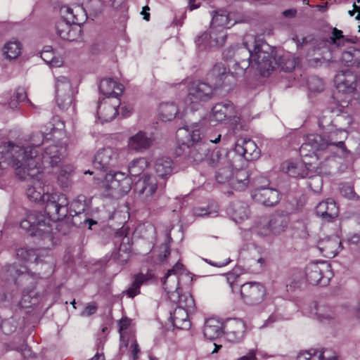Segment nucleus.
<instances>
[{"label":"nucleus","instance_id":"2f4dec72","mask_svg":"<svg viewBox=\"0 0 360 360\" xmlns=\"http://www.w3.org/2000/svg\"><path fill=\"white\" fill-rule=\"evenodd\" d=\"M99 89L101 93L107 96L108 98L114 97V99H118L117 97L122 94L124 87L122 84L110 78H105L101 81Z\"/></svg>","mask_w":360,"mask_h":360},{"label":"nucleus","instance_id":"4c0bfd02","mask_svg":"<svg viewBox=\"0 0 360 360\" xmlns=\"http://www.w3.org/2000/svg\"><path fill=\"white\" fill-rule=\"evenodd\" d=\"M172 301L177 303L178 308L188 309V311H193L195 309V301L192 295L188 293L181 294L179 291L177 293H172L169 295Z\"/></svg>","mask_w":360,"mask_h":360},{"label":"nucleus","instance_id":"58836bf2","mask_svg":"<svg viewBox=\"0 0 360 360\" xmlns=\"http://www.w3.org/2000/svg\"><path fill=\"white\" fill-rule=\"evenodd\" d=\"M340 60L345 66L360 68V49H351L342 51Z\"/></svg>","mask_w":360,"mask_h":360},{"label":"nucleus","instance_id":"e2e57ef3","mask_svg":"<svg viewBox=\"0 0 360 360\" xmlns=\"http://www.w3.org/2000/svg\"><path fill=\"white\" fill-rule=\"evenodd\" d=\"M309 89L316 91H321L323 90V81L319 78H311L309 81Z\"/></svg>","mask_w":360,"mask_h":360},{"label":"nucleus","instance_id":"72a5a7b5","mask_svg":"<svg viewBox=\"0 0 360 360\" xmlns=\"http://www.w3.org/2000/svg\"><path fill=\"white\" fill-rule=\"evenodd\" d=\"M228 213L236 223H240L248 219L250 216L248 205L240 201L232 202L228 208Z\"/></svg>","mask_w":360,"mask_h":360},{"label":"nucleus","instance_id":"423d86ee","mask_svg":"<svg viewBox=\"0 0 360 360\" xmlns=\"http://www.w3.org/2000/svg\"><path fill=\"white\" fill-rule=\"evenodd\" d=\"M2 278L7 281L11 279L14 285L17 288H21L22 290L34 291L38 280L42 276L39 274L30 271L24 266L18 269L15 263L6 266L2 273Z\"/></svg>","mask_w":360,"mask_h":360},{"label":"nucleus","instance_id":"6ab92c4d","mask_svg":"<svg viewBox=\"0 0 360 360\" xmlns=\"http://www.w3.org/2000/svg\"><path fill=\"white\" fill-rule=\"evenodd\" d=\"M246 324L241 319L229 320L224 326V334L228 341L239 342L245 335Z\"/></svg>","mask_w":360,"mask_h":360},{"label":"nucleus","instance_id":"bf43d9fd","mask_svg":"<svg viewBox=\"0 0 360 360\" xmlns=\"http://www.w3.org/2000/svg\"><path fill=\"white\" fill-rule=\"evenodd\" d=\"M50 133H47L46 131H36L34 132L30 136V141L32 142L31 145L27 146L26 147H32L33 150H36L35 148L39 146L42 143L44 139H50L51 137H49ZM25 147L24 146H22Z\"/></svg>","mask_w":360,"mask_h":360},{"label":"nucleus","instance_id":"473e14b6","mask_svg":"<svg viewBox=\"0 0 360 360\" xmlns=\"http://www.w3.org/2000/svg\"><path fill=\"white\" fill-rule=\"evenodd\" d=\"M223 323L216 318H210L205 322L203 333L206 338L214 340L224 333Z\"/></svg>","mask_w":360,"mask_h":360},{"label":"nucleus","instance_id":"a878e982","mask_svg":"<svg viewBox=\"0 0 360 360\" xmlns=\"http://www.w3.org/2000/svg\"><path fill=\"white\" fill-rule=\"evenodd\" d=\"M158 182L154 176L144 174L136 184V190L143 198L148 200L157 189Z\"/></svg>","mask_w":360,"mask_h":360},{"label":"nucleus","instance_id":"cd10ccee","mask_svg":"<svg viewBox=\"0 0 360 360\" xmlns=\"http://www.w3.org/2000/svg\"><path fill=\"white\" fill-rule=\"evenodd\" d=\"M233 115V106L230 102L216 104L212 110L210 122L216 124Z\"/></svg>","mask_w":360,"mask_h":360},{"label":"nucleus","instance_id":"412c9836","mask_svg":"<svg viewBox=\"0 0 360 360\" xmlns=\"http://www.w3.org/2000/svg\"><path fill=\"white\" fill-rule=\"evenodd\" d=\"M119 99H104L98 105L97 115L101 122L112 121L117 115L120 106Z\"/></svg>","mask_w":360,"mask_h":360},{"label":"nucleus","instance_id":"9b49d317","mask_svg":"<svg viewBox=\"0 0 360 360\" xmlns=\"http://www.w3.org/2000/svg\"><path fill=\"white\" fill-rule=\"evenodd\" d=\"M226 32L224 29L218 30L210 26L209 30L197 36L195 43L199 50H209L223 46L226 41Z\"/></svg>","mask_w":360,"mask_h":360},{"label":"nucleus","instance_id":"13d9d810","mask_svg":"<svg viewBox=\"0 0 360 360\" xmlns=\"http://www.w3.org/2000/svg\"><path fill=\"white\" fill-rule=\"evenodd\" d=\"M314 311L313 313L317 316L321 321L323 319H330L333 317V313L330 309L324 304L314 303Z\"/></svg>","mask_w":360,"mask_h":360},{"label":"nucleus","instance_id":"de8ad7c7","mask_svg":"<svg viewBox=\"0 0 360 360\" xmlns=\"http://www.w3.org/2000/svg\"><path fill=\"white\" fill-rule=\"evenodd\" d=\"M298 63L299 58L290 53L284 54L277 60V66L285 72L293 70Z\"/></svg>","mask_w":360,"mask_h":360},{"label":"nucleus","instance_id":"4d7b16f0","mask_svg":"<svg viewBox=\"0 0 360 360\" xmlns=\"http://www.w3.org/2000/svg\"><path fill=\"white\" fill-rule=\"evenodd\" d=\"M16 258L22 262L37 261V254L32 248H20L16 250Z\"/></svg>","mask_w":360,"mask_h":360},{"label":"nucleus","instance_id":"49530a36","mask_svg":"<svg viewBox=\"0 0 360 360\" xmlns=\"http://www.w3.org/2000/svg\"><path fill=\"white\" fill-rule=\"evenodd\" d=\"M179 112V108L174 103L167 102L160 105V115L162 121H172L176 117Z\"/></svg>","mask_w":360,"mask_h":360},{"label":"nucleus","instance_id":"a19ab883","mask_svg":"<svg viewBox=\"0 0 360 360\" xmlns=\"http://www.w3.org/2000/svg\"><path fill=\"white\" fill-rule=\"evenodd\" d=\"M179 278L174 269H169L163 281V288L169 296L172 293H177L179 291Z\"/></svg>","mask_w":360,"mask_h":360},{"label":"nucleus","instance_id":"dca6fc26","mask_svg":"<svg viewBox=\"0 0 360 360\" xmlns=\"http://www.w3.org/2000/svg\"><path fill=\"white\" fill-rule=\"evenodd\" d=\"M131 180L125 174L116 172L107 173L102 181V186L108 191H115L118 193H127L131 190Z\"/></svg>","mask_w":360,"mask_h":360},{"label":"nucleus","instance_id":"6e6552de","mask_svg":"<svg viewBox=\"0 0 360 360\" xmlns=\"http://www.w3.org/2000/svg\"><path fill=\"white\" fill-rule=\"evenodd\" d=\"M122 150L119 148L107 147L100 149L94 155V167L101 172L111 173L113 168L121 162Z\"/></svg>","mask_w":360,"mask_h":360},{"label":"nucleus","instance_id":"0e129e2a","mask_svg":"<svg viewBox=\"0 0 360 360\" xmlns=\"http://www.w3.org/2000/svg\"><path fill=\"white\" fill-rule=\"evenodd\" d=\"M332 123V120L330 117H328L326 115H323L319 119V126L320 128L326 130L327 131L332 129H330V124Z\"/></svg>","mask_w":360,"mask_h":360},{"label":"nucleus","instance_id":"a18cd8bd","mask_svg":"<svg viewBox=\"0 0 360 360\" xmlns=\"http://www.w3.org/2000/svg\"><path fill=\"white\" fill-rule=\"evenodd\" d=\"M283 170L290 176L302 178L307 176V172L304 169V165L302 162H287L282 165Z\"/></svg>","mask_w":360,"mask_h":360},{"label":"nucleus","instance_id":"37998d69","mask_svg":"<svg viewBox=\"0 0 360 360\" xmlns=\"http://www.w3.org/2000/svg\"><path fill=\"white\" fill-rule=\"evenodd\" d=\"M75 170L70 165L61 167L58 175V183L62 188H67L72 184Z\"/></svg>","mask_w":360,"mask_h":360},{"label":"nucleus","instance_id":"5fc2aeb1","mask_svg":"<svg viewBox=\"0 0 360 360\" xmlns=\"http://www.w3.org/2000/svg\"><path fill=\"white\" fill-rule=\"evenodd\" d=\"M3 51L6 58L15 59L21 53L20 43L18 41H10L4 45Z\"/></svg>","mask_w":360,"mask_h":360},{"label":"nucleus","instance_id":"ddd939ff","mask_svg":"<svg viewBox=\"0 0 360 360\" xmlns=\"http://www.w3.org/2000/svg\"><path fill=\"white\" fill-rule=\"evenodd\" d=\"M240 295L246 304L255 306L264 301L266 289L259 282H248L240 286Z\"/></svg>","mask_w":360,"mask_h":360},{"label":"nucleus","instance_id":"5701e85b","mask_svg":"<svg viewBox=\"0 0 360 360\" xmlns=\"http://www.w3.org/2000/svg\"><path fill=\"white\" fill-rule=\"evenodd\" d=\"M316 213L323 220L330 221L338 216L339 208L333 199L328 198L317 205Z\"/></svg>","mask_w":360,"mask_h":360},{"label":"nucleus","instance_id":"09e8293b","mask_svg":"<svg viewBox=\"0 0 360 360\" xmlns=\"http://www.w3.org/2000/svg\"><path fill=\"white\" fill-rule=\"evenodd\" d=\"M233 161L229 162L227 165H224L217 168L215 178L218 183L224 184L230 181L233 174Z\"/></svg>","mask_w":360,"mask_h":360},{"label":"nucleus","instance_id":"0eeeda50","mask_svg":"<svg viewBox=\"0 0 360 360\" xmlns=\"http://www.w3.org/2000/svg\"><path fill=\"white\" fill-rule=\"evenodd\" d=\"M307 281L311 285L326 286L333 276L330 264L326 261L312 262L305 268Z\"/></svg>","mask_w":360,"mask_h":360},{"label":"nucleus","instance_id":"7ed1b4c3","mask_svg":"<svg viewBox=\"0 0 360 360\" xmlns=\"http://www.w3.org/2000/svg\"><path fill=\"white\" fill-rule=\"evenodd\" d=\"M356 37L347 38L342 31L334 27L328 38H318L313 35L302 37L295 36L292 41L299 50L306 49V56L313 57L310 62L314 64L331 63L335 60L339 49L347 43H355Z\"/></svg>","mask_w":360,"mask_h":360},{"label":"nucleus","instance_id":"393cba45","mask_svg":"<svg viewBox=\"0 0 360 360\" xmlns=\"http://www.w3.org/2000/svg\"><path fill=\"white\" fill-rule=\"evenodd\" d=\"M253 198L266 206H274L280 200V194L276 189L262 187L253 193Z\"/></svg>","mask_w":360,"mask_h":360},{"label":"nucleus","instance_id":"c03bdc74","mask_svg":"<svg viewBox=\"0 0 360 360\" xmlns=\"http://www.w3.org/2000/svg\"><path fill=\"white\" fill-rule=\"evenodd\" d=\"M7 104L11 109H16L18 104L21 102L27 101L29 103L31 102L27 100V95L25 89L22 87H18L15 91L11 94H7Z\"/></svg>","mask_w":360,"mask_h":360},{"label":"nucleus","instance_id":"f3484780","mask_svg":"<svg viewBox=\"0 0 360 360\" xmlns=\"http://www.w3.org/2000/svg\"><path fill=\"white\" fill-rule=\"evenodd\" d=\"M246 20L244 16L238 12H227L226 10L220 9L212 11L211 26L217 28H230L236 23L245 22Z\"/></svg>","mask_w":360,"mask_h":360},{"label":"nucleus","instance_id":"39448f33","mask_svg":"<svg viewBox=\"0 0 360 360\" xmlns=\"http://www.w3.org/2000/svg\"><path fill=\"white\" fill-rule=\"evenodd\" d=\"M62 19L57 22L56 31L57 35L63 40L77 41L81 36L80 25L86 20L85 11L79 6L60 8Z\"/></svg>","mask_w":360,"mask_h":360},{"label":"nucleus","instance_id":"7c9ffc66","mask_svg":"<svg viewBox=\"0 0 360 360\" xmlns=\"http://www.w3.org/2000/svg\"><path fill=\"white\" fill-rule=\"evenodd\" d=\"M233 150H214L207 158V162L210 167L217 169L224 165H227L229 162L232 161L231 158H233Z\"/></svg>","mask_w":360,"mask_h":360},{"label":"nucleus","instance_id":"f704fd0d","mask_svg":"<svg viewBox=\"0 0 360 360\" xmlns=\"http://www.w3.org/2000/svg\"><path fill=\"white\" fill-rule=\"evenodd\" d=\"M297 360H337V357L332 355L328 349L317 350L311 349L300 352L297 356Z\"/></svg>","mask_w":360,"mask_h":360},{"label":"nucleus","instance_id":"f03ea898","mask_svg":"<svg viewBox=\"0 0 360 360\" xmlns=\"http://www.w3.org/2000/svg\"><path fill=\"white\" fill-rule=\"evenodd\" d=\"M228 53L234 56L236 65L239 66L237 74H244L251 65L263 77L269 76L277 66L276 53L272 46L262 38L252 35L245 37L243 46L231 47Z\"/></svg>","mask_w":360,"mask_h":360},{"label":"nucleus","instance_id":"69168bd1","mask_svg":"<svg viewBox=\"0 0 360 360\" xmlns=\"http://www.w3.org/2000/svg\"><path fill=\"white\" fill-rule=\"evenodd\" d=\"M341 193L345 197L349 199H353L355 197V193L353 187L347 186L341 188Z\"/></svg>","mask_w":360,"mask_h":360},{"label":"nucleus","instance_id":"c85d7f7f","mask_svg":"<svg viewBox=\"0 0 360 360\" xmlns=\"http://www.w3.org/2000/svg\"><path fill=\"white\" fill-rule=\"evenodd\" d=\"M152 139L143 131H139L134 136L129 138L128 148L136 152H143L148 149L152 145Z\"/></svg>","mask_w":360,"mask_h":360},{"label":"nucleus","instance_id":"c9c22d12","mask_svg":"<svg viewBox=\"0 0 360 360\" xmlns=\"http://www.w3.org/2000/svg\"><path fill=\"white\" fill-rule=\"evenodd\" d=\"M191 312L192 311H188V309L176 307L171 314V319L173 326L182 330L189 329L191 323L188 319V316Z\"/></svg>","mask_w":360,"mask_h":360},{"label":"nucleus","instance_id":"1a4fd4ad","mask_svg":"<svg viewBox=\"0 0 360 360\" xmlns=\"http://www.w3.org/2000/svg\"><path fill=\"white\" fill-rule=\"evenodd\" d=\"M216 87L207 82L194 81L191 82L186 98L185 104L191 105V110L195 109V105L200 102H206L210 100L214 94Z\"/></svg>","mask_w":360,"mask_h":360},{"label":"nucleus","instance_id":"3c124183","mask_svg":"<svg viewBox=\"0 0 360 360\" xmlns=\"http://www.w3.org/2000/svg\"><path fill=\"white\" fill-rule=\"evenodd\" d=\"M148 162L144 158H139L131 161L129 165V172L131 176H139L148 167Z\"/></svg>","mask_w":360,"mask_h":360},{"label":"nucleus","instance_id":"4468645a","mask_svg":"<svg viewBox=\"0 0 360 360\" xmlns=\"http://www.w3.org/2000/svg\"><path fill=\"white\" fill-rule=\"evenodd\" d=\"M72 92L70 80L64 76L56 79V101L58 108L68 110L72 103Z\"/></svg>","mask_w":360,"mask_h":360},{"label":"nucleus","instance_id":"b1692460","mask_svg":"<svg viewBox=\"0 0 360 360\" xmlns=\"http://www.w3.org/2000/svg\"><path fill=\"white\" fill-rule=\"evenodd\" d=\"M317 245L324 257L333 258L341 249V240L338 236H330L319 240Z\"/></svg>","mask_w":360,"mask_h":360},{"label":"nucleus","instance_id":"4be33fe9","mask_svg":"<svg viewBox=\"0 0 360 360\" xmlns=\"http://www.w3.org/2000/svg\"><path fill=\"white\" fill-rule=\"evenodd\" d=\"M356 78L349 69L339 71L335 77V82L339 91L351 93L356 88Z\"/></svg>","mask_w":360,"mask_h":360},{"label":"nucleus","instance_id":"f8f14e48","mask_svg":"<svg viewBox=\"0 0 360 360\" xmlns=\"http://www.w3.org/2000/svg\"><path fill=\"white\" fill-rule=\"evenodd\" d=\"M19 147L22 149H27L28 151L32 150V151L35 153L32 154V158L30 155H29L28 158L29 160L32 158V160H37V162L41 167V173L42 167H54L61 161L64 156L62 153L63 148L62 147H58V146L56 145H52L46 147L44 149V152L41 153V156H38L37 150H33L32 147H23L20 146Z\"/></svg>","mask_w":360,"mask_h":360},{"label":"nucleus","instance_id":"338daca9","mask_svg":"<svg viewBox=\"0 0 360 360\" xmlns=\"http://www.w3.org/2000/svg\"><path fill=\"white\" fill-rule=\"evenodd\" d=\"M0 295H2L3 300L12 301L15 295V292L13 290L9 291V290H4V288H2L0 290Z\"/></svg>","mask_w":360,"mask_h":360},{"label":"nucleus","instance_id":"774afa93","mask_svg":"<svg viewBox=\"0 0 360 360\" xmlns=\"http://www.w3.org/2000/svg\"><path fill=\"white\" fill-rule=\"evenodd\" d=\"M237 360H257L256 351L255 349H250L245 355L239 357Z\"/></svg>","mask_w":360,"mask_h":360},{"label":"nucleus","instance_id":"864d4df0","mask_svg":"<svg viewBox=\"0 0 360 360\" xmlns=\"http://www.w3.org/2000/svg\"><path fill=\"white\" fill-rule=\"evenodd\" d=\"M38 302V297L34 291L22 290V297L18 302L20 308L26 309Z\"/></svg>","mask_w":360,"mask_h":360},{"label":"nucleus","instance_id":"20e7f679","mask_svg":"<svg viewBox=\"0 0 360 360\" xmlns=\"http://www.w3.org/2000/svg\"><path fill=\"white\" fill-rule=\"evenodd\" d=\"M205 120L185 125L178 129L176 137L179 148L176 150L178 155H187L191 161H202L209 151L208 144L202 141L203 129Z\"/></svg>","mask_w":360,"mask_h":360},{"label":"nucleus","instance_id":"c756f323","mask_svg":"<svg viewBox=\"0 0 360 360\" xmlns=\"http://www.w3.org/2000/svg\"><path fill=\"white\" fill-rule=\"evenodd\" d=\"M326 133L327 134L325 135L326 136L328 147L335 146L340 149L343 153H349L345 145V140L348 136V133L345 129H331Z\"/></svg>","mask_w":360,"mask_h":360},{"label":"nucleus","instance_id":"aec40b11","mask_svg":"<svg viewBox=\"0 0 360 360\" xmlns=\"http://www.w3.org/2000/svg\"><path fill=\"white\" fill-rule=\"evenodd\" d=\"M233 151L234 155H238L248 161L257 159L260 153V150L256 143L250 139L238 140Z\"/></svg>","mask_w":360,"mask_h":360},{"label":"nucleus","instance_id":"603ef678","mask_svg":"<svg viewBox=\"0 0 360 360\" xmlns=\"http://www.w3.org/2000/svg\"><path fill=\"white\" fill-rule=\"evenodd\" d=\"M255 231L260 236H269L273 235L271 221L269 217H262L255 225Z\"/></svg>","mask_w":360,"mask_h":360},{"label":"nucleus","instance_id":"052dcab7","mask_svg":"<svg viewBox=\"0 0 360 360\" xmlns=\"http://www.w3.org/2000/svg\"><path fill=\"white\" fill-rule=\"evenodd\" d=\"M129 325H130V320L128 319L127 318H123L120 321L119 333H120V341H121V343H120L121 349L122 347H127V343L125 342V341H124V330L127 329V328L129 326Z\"/></svg>","mask_w":360,"mask_h":360},{"label":"nucleus","instance_id":"8fccbe9b","mask_svg":"<svg viewBox=\"0 0 360 360\" xmlns=\"http://www.w3.org/2000/svg\"><path fill=\"white\" fill-rule=\"evenodd\" d=\"M11 350L18 351L25 359H30L32 356V352L25 343V340L18 338V341L13 340L8 345Z\"/></svg>","mask_w":360,"mask_h":360},{"label":"nucleus","instance_id":"6e6d98bb","mask_svg":"<svg viewBox=\"0 0 360 360\" xmlns=\"http://www.w3.org/2000/svg\"><path fill=\"white\" fill-rule=\"evenodd\" d=\"M103 7V0H87L84 7L82 8L85 11L86 15L89 11L90 15L96 16L102 11Z\"/></svg>","mask_w":360,"mask_h":360},{"label":"nucleus","instance_id":"2eb2a0df","mask_svg":"<svg viewBox=\"0 0 360 360\" xmlns=\"http://www.w3.org/2000/svg\"><path fill=\"white\" fill-rule=\"evenodd\" d=\"M295 210L296 208L288 203L285 209L276 210L271 214L269 218L273 229V235L278 236L287 230L290 221V215Z\"/></svg>","mask_w":360,"mask_h":360},{"label":"nucleus","instance_id":"680f3d73","mask_svg":"<svg viewBox=\"0 0 360 360\" xmlns=\"http://www.w3.org/2000/svg\"><path fill=\"white\" fill-rule=\"evenodd\" d=\"M193 214L197 217H214L217 215V210H208L206 208L197 207L193 210Z\"/></svg>","mask_w":360,"mask_h":360},{"label":"nucleus","instance_id":"79ce46f5","mask_svg":"<svg viewBox=\"0 0 360 360\" xmlns=\"http://www.w3.org/2000/svg\"><path fill=\"white\" fill-rule=\"evenodd\" d=\"M14 146H19L18 144H14L12 142H5L0 139V162L12 159L13 162L17 159V155L20 153V151L13 150Z\"/></svg>","mask_w":360,"mask_h":360},{"label":"nucleus","instance_id":"9d476101","mask_svg":"<svg viewBox=\"0 0 360 360\" xmlns=\"http://www.w3.org/2000/svg\"><path fill=\"white\" fill-rule=\"evenodd\" d=\"M235 58V57L233 56ZM240 67L234 64L231 67V70L227 71L224 63H216L207 75V79L212 82L216 88L222 86H229L235 83V75H240L235 72V69L238 71Z\"/></svg>","mask_w":360,"mask_h":360},{"label":"nucleus","instance_id":"a211bd4d","mask_svg":"<svg viewBox=\"0 0 360 360\" xmlns=\"http://www.w3.org/2000/svg\"><path fill=\"white\" fill-rule=\"evenodd\" d=\"M328 148L326 136L321 134H309L300 148V154L302 157L316 155V152Z\"/></svg>","mask_w":360,"mask_h":360},{"label":"nucleus","instance_id":"f257e3e1","mask_svg":"<svg viewBox=\"0 0 360 360\" xmlns=\"http://www.w3.org/2000/svg\"><path fill=\"white\" fill-rule=\"evenodd\" d=\"M12 149L20 152L14 162L17 166L15 173L20 179L29 182L26 189L27 198L34 202H45L44 210L47 214L46 216L38 211L28 212L21 220L20 226L30 236L43 237L52 241L56 221L64 219L69 212L72 215L68 207L69 200L62 193H45L41 167L36 160L28 158L29 155L32 158L34 152L22 149L19 146H14Z\"/></svg>","mask_w":360,"mask_h":360},{"label":"nucleus","instance_id":"e433bc0d","mask_svg":"<svg viewBox=\"0 0 360 360\" xmlns=\"http://www.w3.org/2000/svg\"><path fill=\"white\" fill-rule=\"evenodd\" d=\"M249 183V174L246 169H238L233 174L230 181V186L236 191H244Z\"/></svg>","mask_w":360,"mask_h":360},{"label":"nucleus","instance_id":"ea45409f","mask_svg":"<svg viewBox=\"0 0 360 360\" xmlns=\"http://www.w3.org/2000/svg\"><path fill=\"white\" fill-rule=\"evenodd\" d=\"M172 169L173 162L169 158H161L156 160L155 170L159 177L167 178L172 174Z\"/></svg>","mask_w":360,"mask_h":360},{"label":"nucleus","instance_id":"bb28decb","mask_svg":"<svg viewBox=\"0 0 360 360\" xmlns=\"http://www.w3.org/2000/svg\"><path fill=\"white\" fill-rule=\"evenodd\" d=\"M155 280V276L150 271H148L146 274H137L134 276L133 282L129 288L126 290L125 293L129 297L134 298L140 294V288L142 285L153 283Z\"/></svg>","mask_w":360,"mask_h":360}]
</instances>
